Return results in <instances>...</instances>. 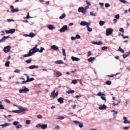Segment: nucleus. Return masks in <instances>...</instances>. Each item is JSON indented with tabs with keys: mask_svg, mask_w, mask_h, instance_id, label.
<instances>
[{
	"mask_svg": "<svg viewBox=\"0 0 130 130\" xmlns=\"http://www.w3.org/2000/svg\"><path fill=\"white\" fill-rule=\"evenodd\" d=\"M38 46V45H36V46L34 48L29 50V53L27 54L24 55L23 57H29V56H32V55H33L34 53H36V52L39 51V49L37 48Z\"/></svg>",
	"mask_w": 130,
	"mask_h": 130,
	"instance_id": "nucleus-1",
	"label": "nucleus"
},
{
	"mask_svg": "<svg viewBox=\"0 0 130 130\" xmlns=\"http://www.w3.org/2000/svg\"><path fill=\"white\" fill-rule=\"evenodd\" d=\"M27 111V109L26 108H19V110H13L12 111V112H13V113H22L26 112Z\"/></svg>",
	"mask_w": 130,
	"mask_h": 130,
	"instance_id": "nucleus-2",
	"label": "nucleus"
},
{
	"mask_svg": "<svg viewBox=\"0 0 130 130\" xmlns=\"http://www.w3.org/2000/svg\"><path fill=\"white\" fill-rule=\"evenodd\" d=\"M66 31H67V32H69V31H70V28H69V27H68V25H63L59 29V31L61 32H66Z\"/></svg>",
	"mask_w": 130,
	"mask_h": 130,
	"instance_id": "nucleus-3",
	"label": "nucleus"
},
{
	"mask_svg": "<svg viewBox=\"0 0 130 130\" xmlns=\"http://www.w3.org/2000/svg\"><path fill=\"white\" fill-rule=\"evenodd\" d=\"M25 76H26V79L27 80L25 81H22V84H25V83H28V82H31V81H34V78L32 77L30 78H29V76H28L27 74H24Z\"/></svg>",
	"mask_w": 130,
	"mask_h": 130,
	"instance_id": "nucleus-4",
	"label": "nucleus"
},
{
	"mask_svg": "<svg viewBox=\"0 0 130 130\" xmlns=\"http://www.w3.org/2000/svg\"><path fill=\"white\" fill-rule=\"evenodd\" d=\"M57 96H58V92L57 91L55 92V90L53 91L50 94L51 98H55L57 97Z\"/></svg>",
	"mask_w": 130,
	"mask_h": 130,
	"instance_id": "nucleus-5",
	"label": "nucleus"
},
{
	"mask_svg": "<svg viewBox=\"0 0 130 130\" xmlns=\"http://www.w3.org/2000/svg\"><path fill=\"white\" fill-rule=\"evenodd\" d=\"M107 36H109V35H111L113 32V29L112 28H107L106 30Z\"/></svg>",
	"mask_w": 130,
	"mask_h": 130,
	"instance_id": "nucleus-6",
	"label": "nucleus"
},
{
	"mask_svg": "<svg viewBox=\"0 0 130 130\" xmlns=\"http://www.w3.org/2000/svg\"><path fill=\"white\" fill-rule=\"evenodd\" d=\"M79 13H82V14H86L87 10L85 9L83 7H80L78 9Z\"/></svg>",
	"mask_w": 130,
	"mask_h": 130,
	"instance_id": "nucleus-7",
	"label": "nucleus"
},
{
	"mask_svg": "<svg viewBox=\"0 0 130 130\" xmlns=\"http://www.w3.org/2000/svg\"><path fill=\"white\" fill-rule=\"evenodd\" d=\"M97 96H101V99H102V100H104V101H106V98L103 96H105V94H103V93H102L101 92H99L98 93H97Z\"/></svg>",
	"mask_w": 130,
	"mask_h": 130,
	"instance_id": "nucleus-8",
	"label": "nucleus"
},
{
	"mask_svg": "<svg viewBox=\"0 0 130 130\" xmlns=\"http://www.w3.org/2000/svg\"><path fill=\"white\" fill-rule=\"evenodd\" d=\"M3 50L4 52H5V53H8V52H10V51H11V46H7L6 47H4Z\"/></svg>",
	"mask_w": 130,
	"mask_h": 130,
	"instance_id": "nucleus-9",
	"label": "nucleus"
},
{
	"mask_svg": "<svg viewBox=\"0 0 130 130\" xmlns=\"http://www.w3.org/2000/svg\"><path fill=\"white\" fill-rule=\"evenodd\" d=\"M16 31V29H11L9 30H5V32L6 34H13Z\"/></svg>",
	"mask_w": 130,
	"mask_h": 130,
	"instance_id": "nucleus-10",
	"label": "nucleus"
},
{
	"mask_svg": "<svg viewBox=\"0 0 130 130\" xmlns=\"http://www.w3.org/2000/svg\"><path fill=\"white\" fill-rule=\"evenodd\" d=\"M26 92H29V89H28V88L25 87L24 88V89H20L19 90V93H26Z\"/></svg>",
	"mask_w": 130,
	"mask_h": 130,
	"instance_id": "nucleus-11",
	"label": "nucleus"
},
{
	"mask_svg": "<svg viewBox=\"0 0 130 130\" xmlns=\"http://www.w3.org/2000/svg\"><path fill=\"white\" fill-rule=\"evenodd\" d=\"M9 38H11V37H10V36H4L3 37V38L0 40V42L1 43H3V42H6V39H8Z\"/></svg>",
	"mask_w": 130,
	"mask_h": 130,
	"instance_id": "nucleus-12",
	"label": "nucleus"
},
{
	"mask_svg": "<svg viewBox=\"0 0 130 130\" xmlns=\"http://www.w3.org/2000/svg\"><path fill=\"white\" fill-rule=\"evenodd\" d=\"M62 75V74H61V73H60V72L57 71L54 74V76L55 77H56V78H58V77L61 76Z\"/></svg>",
	"mask_w": 130,
	"mask_h": 130,
	"instance_id": "nucleus-13",
	"label": "nucleus"
},
{
	"mask_svg": "<svg viewBox=\"0 0 130 130\" xmlns=\"http://www.w3.org/2000/svg\"><path fill=\"white\" fill-rule=\"evenodd\" d=\"M63 100H64V99H63V98H59V99H57V101L58 102H59V103H60V104H62V103H63Z\"/></svg>",
	"mask_w": 130,
	"mask_h": 130,
	"instance_id": "nucleus-14",
	"label": "nucleus"
},
{
	"mask_svg": "<svg viewBox=\"0 0 130 130\" xmlns=\"http://www.w3.org/2000/svg\"><path fill=\"white\" fill-rule=\"evenodd\" d=\"M80 25L81 26H85V25H86V26H87L88 25H91V24L90 23L86 22L85 21H82L80 23Z\"/></svg>",
	"mask_w": 130,
	"mask_h": 130,
	"instance_id": "nucleus-15",
	"label": "nucleus"
},
{
	"mask_svg": "<svg viewBox=\"0 0 130 130\" xmlns=\"http://www.w3.org/2000/svg\"><path fill=\"white\" fill-rule=\"evenodd\" d=\"M95 60V57H90L89 58H88L87 59V61H88L89 62H91L92 63V61H94Z\"/></svg>",
	"mask_w": 130,
	"mask_h": 130,
	"instance_id": "nucleus-16",
	"label": "nucleus"
},
{
	"mask_svg": "<svg viewBox=\"0 0 130 130\" xmlns=\"http://www.w3.org/2000/svg\"><path fill=\"white\" fill-rule=\"evenodd\" d=\"M71 58L73 61H79V60H80V58L74 56H72Z\"/></svg>",
	"mask_w": 130,
	"mask_h": 130,
	"instance_id": "nucleus-17",
	"label": "nucleus"
},
{
	"mask_svg": "<svg viewBox=\"0 0 130 130\" xmlns=\"http://www.w3.org/2000/svg\"><path fill=\"white\" fill-rule=\"evenodd\" d=\"M30 70H33V69H38V66L35 65L30 66L28 67Z\"/></svg>",
	"mask_w": 130,
	"mask_h": 130,
	"instance_id": "nucleus-18",
	"label": "nucleus"
},
{
	"mask_svg": "<svg viewBox=\"0 0 130 130\" xmlns=\"http://www.w3.org/2000/svg\"><path fill=\"white\" fill-rule=\"evenodd\" d=\"M123 120H124V121H123L124 123L125 124L130 123V121L126 119V117H124Z\"/></svg>",
	"mask_w": 130,
	"mask_h": 130,
	"instance_id": "nucleus-19",
	"label": "nucleus"
},
{
	"mask_svg": "<svg viewBox=\"0 0 130 130\" xmlns=\"http://www.w3.org/2000/svg\"><path fill=\"white\" fill-rule=\"evenodd\" d=\"M55 63L56 64H62V63H63V61H62L61 60H59L56 61Z\"/></svg>",
	"mask_w": 130,
	"mask_h": 130,
	"instance_id": "nucleus-20",
	"label": "nucleus"
},
{
	"mask_svg": "<svg viewBox=\"0 0 130 130\" xmlns=\"http://www.w3.org/2000/svg\"><path fill=\"white\" fill-rule=\"evenodd\" d=\"M41 127L42 129H45L46 128H47V124H43L41 125Z\"/></svg>",
	"mask_w": 130,
	"mask_h": 130,
	"instance_id": "nucleus-21",
	"label": "nucleus"
},
{
	"mask_svg": "<svg viewBox=\"0 0 130 130\" xmlns=\"http://www.w3.org/2000/svg\"><path fill=\"white\" fill-rule=\"evenodd\" d=\"M66 93H67V94H73V93H75V90L70 89L66 91Z\"/></svg>",
	"mask_w": 130,
	"mask_h": 130,
	"instance_id": "nucleus-22",
	"label": "nucleus"
},
{
	"mask_svg": "<svg viewBox=\"0 0 130 130\" xmlns=\"http://www.w3.org/2000/svg\"><path fill=\"white\" fill-rule=\"evenodd\" d=\"M47 27L49 30H53L54 29V26L53 25H48Z\"/></svg>",
	"mask_w": 130,
	"mask_h": 130,
	"instance_id": "nucleus-23",
	"label": "nucleus"
},
{
	"mask_svg": "<svg viewBox=\"0 0 130 130\" xmlns=\"http://www.w3.org/2000/svg\"><path fill=\"white\" fill-rule=\"evenodd\" d=\"M51 48L53 50H58V47L55 45H52L51 46Z\"/></svg>",
	"mask_w": 130,
	"mask_h": 130,
	"instance_id": "nucleus-24",
	"label": "nucleus"
},
{
	"mask_svg": "<svg viewBox=\"0 0 130 130\" xmlns=\"http://www.w3.org/2000/svg\"><path fill=\"white\" fill-rule=\"evenodd\" d=\"M92 43H93V44H96V45H101L102 44H103V43H102V42H101V41H100V42H92Z\"/></svg>",
	"mask_w": 130,
	"mask_h": 130,
	"instance_id": "nucleus-25",
	"label": "nucleus"
},
{
	"mask_svg": "<svg viewBox=\"0 0 130 130\" xmlns=\"http://www.w3.org/2000/svg\"><path fill=\"white\" fill-rule=\"evenodd\" d=\"M29 37H30V38H33V37H35V36H36V34L33 33V32H31L29 33Z\"/></svg>",
	"mask_w": 130,
	"mask_h": 130,
	"instance_id": "nucleus-26",
	"label": "nucleus"
},
{
	"mask_svg": "<svg viewBox=\"0 0 130 130\" xmlns=\"http://www.w3.org/2000/svg\"><path fill=\"white\" fill-rule=\"evenodd\" d=\"M99 108L100 109V110H103V109H106L107 107L105 105H103L102 106L100 107Z\"/></svg>",
	"mask_w": 130,
	"mask_h": 130,
	"instance_id": "nucleus-27",
	"label": "nucleus"
},
{
	"mask_svg": "<svg viewBox=\"0 0 130 130\" xmlns=\"http://www.w3.org/2000/svg\"><path fill=\"white\" fill-rule=\"evenodd\" d=\"M66 18V14L65 13H63V14L61 15V16H60L59 17V19H60L61 20Z\"/></svg>",
	"mask_w": 130,
	"mask_h": 130,
	"instance_id": "nucleus-28",
	"label": "nucleus"
},
{
	"mask_svg": "<svg viewBox=\"0 0 130 130\" xmlns=\"http://www.w3.org/2000/svg\"><path fill=\"white\" fill-rule=\"evenodd\" d=\"M17 12H19V9H18V8L11 10V13H16Z\"/></svg>",
	"mask_w": 130,
	"mask_h": 130,
	"instance_id": "nucleus-29",
	"label": "nucleus"
},
{
	"mask_svg": "<svg viewBox=\"0 0 130 130\" xmlns=\"http://www.w3.org/2000/svg\"><path fill=\"white\" fill-rule=\"evenodd\" d=\"M104 24H105V22H104V21H103L102 20L100 21L99 24L101 26H103V25H104Z\"/></svg>",
	"mask_w": 130,
	"mask_h": 130,
	"instance_id": "nucleus-30",
	"label": "nucleus"
},
{
	"mask_svg": "<svg viewBox=\"0 0 130 130\" xmlns=\"http://www.w3.org/2000/svg\"><path fill=\"white\" fill-rule=\"evenodd\" d=\"M89 25H88L87 26H86L87 28V30H88L89 32H92V28L89 27Z\"/></svg>",
	"mask_w": 130,
	"mask_h": 130,
	"instance_id": "nucleus-31",
	"label": "nucleus"
},
{
	"mask_svg": "<svg viewBox=\"0 0 130 130\" xmlns=\"http://www.w3.org/2000/svg\"><path fill=\"white\" fill-rule=\"evenodd\" d=\"M118 73H117L116 74H112L111 75H106V77H110L111 78H113V77L116 76V75H118Z\"/></svg>",
	"mask_w": 130,
	"mask_h": 130,
	"instance_id": "nucleus-32",
	"label": "nucleus"
},
{
	"mask_svg": "<svg viewBox=\"0 0 130 130\" xmlns=\"http://www.w3.org/2000/svg\"><path fill=\"white\" fill-rule=\"evenodd\" d=\"M10 61H7L5 63V66H6V67H10Z\"/></svg>",
	"mask_w": 130,
	"mask_h": 130,
	"instance_id": "nucleus-33",
	"label": "nucleus"
},
{
	"mask_svg": "<svg viewBox=\"0 0 130 130\" xmlns=\"http://www.w3.org/2000/svg\"><path fill=\"white\" fill-rule=\"evenodd\" d=\"M118 51L121 52L122 53H124V50L122 49L121 48L119 47Z\"/></svg>",
	"mask_w": 130,
	"mask_h": 130,
	"instance_id": "nucleus-34",
	"label": "nucleus"
},
{
	"mask_svg": "<svg viewBox=\"0 0 130 130\" xmlns=\"http://www.w3.org/2000/svg\"><path fill=\"white\" fill-rule=\"evenodd\" d=\"M43 50H44V48L41 47V49L40 50L39 49V51H38L37 52H40L41 53H42V52H43Z\"/></svg>",
	"mask_w": 130,
	"mask_h": 130,
	"instance_id": "nucleus-35",
	"label": "nucleus"
},
{
	"mask_svg": "<svg viewBox=\"0 0 130 130\" xmlns=\"http://www.w3.org/2000/svg\"><path fill=\"white\" fill-rule=\"evenodd\" d=\"M62 54H63V56H67V55H66V50H64V49L62 48Z\"/></svg>",
	"mask_w": 130,
	"mask_h": 130,
	"instance_id": "nucleus-36",
	"label": "nucleus"
},
{
	"mask_svg": "<svg viewBox=\"0 0 130 130\" xmlns=\"http://www.w3.org/2000/svg\"><path fill=\"white\" fill-rule=\"evenodd\" d=\"M13 124H14V125H18L19 124V122L17 121H15L13 122Z\"/></svg>",
	"mask_w": 130,
	"mask_h": 130,
	"instance_id": "nucleus-37",
	"label": "nucleus"
},
{
	"mask_svg": "<svg viewBox=\"0 0 130 130\" xmlns=\"http://www.w3.org/2000/svg\"><path fill=\"white\" fill-rule=\"evenodd\" d=\"M32 61V59H29L28 60H26L25 61V62H26V63H30V62Z\"/></svg>",
	"mask_w": 130,
	"mask_h": 130,
	"instance_id": "nucleus-38",
	"label": "nucleus"
},
{
	"mask_svg": "<svg viewBox=\"0 0 130 130\" xmlns=\"http://www.w3.org/2000/svg\"><path fill=\"white\" fill-rule=\"evenodd\" d=\"M31 17H30L29 12L27 13V15L26 17L24 18V19H30Z\"/></svg>",
	"mask_w": 130,
	"mask_h": 130,
	"instance_id": "nucleus-39",
	"label": "nucleus"
},
{
	"mask_svg": "<svg viewBox=\"0 0 130 130\" xmlns=\"http://www.w3.org/2000/svg\"><path fill=\"white\" fill-rule=\"evenodd\" d=\"M106 85H111V81L108 80L106 82Z\"/></svg>",
	"mask_w": 130,
	"mask_h": 130,
	"instance_id": "nucleus-40",
	"label": "nucleus"
},
{
	"mask_svg": "<svg viewBox=\"0 0 130 130\" xmlns=\"http://www.w3.org/2000/svg\"><path fill=\"white\" fill-rule=\"evenodd\" d=\"M22 126V125L20 124H18L16 126V128H21V127Z\"/></svg>",
	"mask_w": 130,
	"mask_h": 130,
	"instance_id": "nucleus-41",
	"label": "nucleus"
},
{
	"mask_svg": "<svg viewBox=\"0 0 130 130\" xmlns=\"http://www.w3.org/2000/svg\"><path fill=\"white\" fill-rule=\"evenodd\" d=\"M90 15L93 17H96V14L93 12H90Z\"/></svg>",
	"mask_w": 130,
	"mask_h": 130,
	"instance_id": "nucleus-42",
	"label": "nucleus"
},
{
	"mask_svg": "<svg viewBox=\"0 0 130 130\" xmlns=\"http://www.w3.org/2000/svg\"><path fill=\"white\" fill-rule=\"evenodd\" d=\"M111 112H114L113 113L114 116H115V115H116V114H117V112H116L114 110L112 111Z\"/></svg>",
	"mask_w": 130,
	"mask_h": 130,
	"instance_id": "nucleus-43",
	"label": "nucleus"
},
{
	"mask_svg": "<svg viewBox=\"0 0 130 130\" xmlns=\"http://www.w3.org/2000/svg\"><path fill=\"white\" fill-rule=\"evenodd\" d=\"M26 124H30V123H31V121L30 120H26Z\"/></svg>",
	"mask_w": 130,
	"mask_h": 130,
	"instance_id": "nucleus-44",
	"label": "nucleus"
},
{
	"mask_svg": "<svg viewBox=\"0 0 130 130\" xmlns=\"http://www.w3.org/2000/svg\"><path fill=\"white\" fill-rule=\"evenodd\" d=\"M75 38H76V39H80V38H81V36H80L79 35H76Z\"/></svg>",
	"mask_w": 130,
	"mask_h": 130,
	"instance_id": "nucleus-45",
	"label": "nucleus"
},
{
	"mask_svg": "<svg viewBox=\"0 0 130 130\" xmlns=\"http://www.w3.org/2000/svg\"><path fill=\"white\" fill-rule=\"evenodd\" d=\"M119 31H120V32H122V33L124 32V29H123V28H122V27H121L119 29Z\"/></svg>",
	"mask_w": 130,
	"mask_h": 130,
	"instance_id": "nucleus-46",
	"label": "nucleus"
},
{
	"mask_svg": "<svg viewBox=\"0 0 130 130\" xmlns=\"http://www.w3.org/2000/svg\"><path fill=\"white\" fill-rule=\"evenodd\" d=\"M105 8H109V7H110V5H109L108 3L105 4Z\"/></svg>",
	"mask_w": 130,
	"mask_h": 130,
	"instance_id": "nucleus-47",
	"label": "nucleus"
},
{
	"mask_svg": "<svg viewBox=\"0 0 130 130\" xmlns=\"http://www.w3.org/2000/svg\"><path fill=\"white\" fill-rule=\"evenodd\" d=\"M37 117L39 118V119H41L42 118V115H38L37 116Z\"/></svg>",
	"mask_w": 130,
	"mask_h": 130,
	"instance_id": "nucleus-48",
	"label": "nucleus"
},
{
	"mask_svg": "<svg viewBox=\"0 0 130 130\" xmlns=\"http://www.w3.org/2000/svg\"><path fill=\"white\" fill-rule=\"evenodd\" d=\"M57 118H58V119L62 120V119H64V117H63V116H58Z\"/></svg>",
	"mask_w": 130,
	"mask_h": 130,
	"instance_id": "nucleus-49",
	"label": "nucleus"
},
{
	"mask_svg": "<svg viewBox=\"0 0 130 130\" xmlns=\"http://www.w3.org/2000/svg\"><path fill=\"white\" fill-rule=\"evenodd\" d=\"M73 122H74V123H76V124H79L80 123V121L78 120L74 121Z\"/></svg>",
	"mask_w": 130,
	"mask_h": 130,
	"instance_id": "nucleus-50",
	"label": "nucleus"
},
{
	"mask_svg": "<svg viewBox=\"0 0 130 130\" xmlns=\"http://www.w3.org/2000/svg\"><path fill=\"white\" fill-rule=\"evenodd\" d=\"M120 2L122 4H126V1H125V0H120Z\"/></svg>",
	"mask_w": 130,
	"mask_h": 130,
	"instance_id": "nucleus-51",
	"label": "nucleus"
},
{
	"mask_svg": "<svg viewBox=\"0 0 130 130\" xmlns=\"http://www.w3.org/2000/svg\"><path fill=\"white\" fill-rule=\"evenodd\" d=\"M59 128H60V127L59 126V125H57L56 127H55L54 129H59Z\"/></svg>",
	"mask_w": 130,
	"mask_h": 130,
	"instance_id": "nucleus-52",
	"label": "nucleus"
},
{
	"mask_svg": "<svg viewBox=\"0 0 130 130\" xmlns=\"http://www.w3.org/2000/svg\"><path fill=\"white\" fill-rule=\"evenodd\" d=\"M72 84H77V80H73L72 81Z\"/></svg>",
	"mask_w": 130,
	"mask_h": 130,
	"instance_id": "nucleus-53",
	"label": "nucleus"
},
{
	"mask_svg": "<svg viewBox=\"0 0 130 130\" xmlns=\"http://www.w3.org/2000/svg\"><path fill=\"white\" fill-rule=\"evenodd\" d=\"M127 56H128V54H126V55L124 54V55H123V58H126V57H127Z\"/></svg>",
	"mask_w": 130,
	"mask_h": 130,
	"instance_id": "nucleus-54",
	"label": "nucleus"
},
{
	"mask_svg": "<svg viewBox=\"0 0 130 130\" xmlns=\"http://www.w3.org/2000/svg\"><path fill=\"white\" fill-rule=\"evenodd\" d=\"M121 36L123 37V39H125V38L128 39V36H124L123 35H121Z\"/></svg>",
	"mask_w": 130,
	"mask_h": 130,
	"instance_id": "nucleus-55",
	"label": "nucleus"
},
{
	"mask_svg": "<svg viewBox=\"0 0 130 130\" xmlns=\"http://www.w3.org/2000/svg\"><path fill=\"white\" fill-rule=\"evenodd\" d=\"M20 70H18V69H16V70L14 71V72H15V73H20Z\"/></svg>",
	"mask_w": 130,
	"mask_h": 130,
	"instance_id": "nucleus-56",
	"label": "nucleus"
},
{
	"mask_svg": "<svg viewBox=\"0 0 130 130\" xmlns=\"http://www.w3.org/2000/svg\"><path fill=\"white\" fill-rule=\"evenodd\" d=\"M119 104V103H117V104H115V103H113L112 105L113 106H116V105H118Z\"/></svg>",
	"mask_w": 130,
	"mask_h": 130,
	"instance_id": "nucleus-57",
	"label": "nucleus"
},
{
	"mask_svg": "<svg viewBox=\"0 0 130 130\" xmlns=\"http://www.w3.org/2000/svg\"><path fill=\"white\" fill-rule=\"evenodd\" d=\"M0 109H5V107H4V106L3 105H0Z\"/></svg>",
	"mask_w": 130,
	"mask_h": 130,
	"instance_id": "nucleus-58",
	"label": "nucleus"
},
{
	"mask_svg": "<svg viewBox=\"0 0 130 130\" xmlns=\"http://www.w3.org/2000/svg\"><path fill=\"white\" fill-rule=\"evenodd\" d=\"M79 127L82 128V127L83 126V123L80 122L79 124Z\"/></svg>",
	"mask_w": 130,
	"mask_h": 130,
	"instance_id": "nucleus-59",
	"label": "nucleus"
},
{
	"mask_svg": "<svg viewBox=\"0 0 130 130\" xmlns=\"http://www.w3.org/2000/svg\"><path fill=\"white\" fill-rule=\"evenodd\" d=\"M115 18L116 19H119V15L117 14V15H115Z\"/></svg>",
	"mask_w": 130,
	"mask_h": 130,
	"instance_id": "nucleus-60",
	"label": "nucleus"
},
{
	"mask_svg": "<svg viewBox=\"0 0 130 130\" xmlns=\"http://www.w3.org/2000/svg\"><path fill=\"white\" fill-rule=\"evenodd\" d=\"M76 107H77V105H72L71 106L72 108H73V109H75V108H76Z\"/></svg>",
	"mask_w": 130,
	"mask_h": 130,
	"instance_id": "nucleus-61",
	"label": "nucleus"
},
{
	"mask_svg": "<svg viewBox=\"0 0 130 130\" xmlns=\"http://www.w3.org/2000/svg\"><path fill=\"white\" fill-rule=\"evenodd\" d=\"M91 54H92V53H91V51H89L87 54L88 56H90Z\"/></svg>",
	"mask_w": 130,
	"mask_h": 130,
	"instance_id": "nucleus-62",
	"label": "nucleus"
},
{
	"mask_svg": "<svg viewBox=\"0 0 130 130\" xmlns=\"http://www.w3.org/2000/svg\"><path fill=\"white\" fill-rule=\"evenodd\" d=\"M129 128V127H128V126L123 127V129H128Z\"/></svg>",
	"mask_w": 130,
	"mask_h": 130,
	"instance_id": "nucleus-63",
	"label": "nucleus"
},
{
	"mask_svg": "<svg viewBox=\"0 0 130 130\" xmlns=\"http://www.w3.org/2000/svg\"><path fill=\"white\" fill-rule=\"evenodd\" d=\"M105 49H107V47H103L102 48V50H105Z\"/></svg>",
	"mask_w": 130,
	"mask_h": 130,
	"instance_id": "nucleus-64",
	"label": "nucleus"
}]
</instances>
